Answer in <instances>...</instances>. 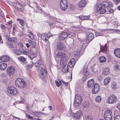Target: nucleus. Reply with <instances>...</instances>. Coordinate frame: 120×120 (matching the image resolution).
<instances>
[{
  "label": "nucleus",
  "instance_id": "f257e3e1",
  "mask_svg": "<svg viewBox=\"0 0 120 120\" xmlns=\"http://www.w3.org/2000/svg\"><path fill=\"white\" fill-rule=\"evenodd\" d=\"M37 67H39L38 70L39 76L42 79H44L46 76V70L45 68V66L43 64L39 65V64L37 63L34 64Z\"/></svg>",
  "mask_w": 120,
  "mask_h": 120
},
{
  "label": "nucleus",
  "instance_id": "f03ea898",
  "mask_svg": "<svg viewBox=\"0 0 120 120\" xmlns=\"http://www.w3.org/2000/svg\"><path fill=\"white\" fill-rule=\"evenodd\" d=\"M15 84L17 87L21 88H24L26 86V84L24 80L19 78L16 79Z\"/></svg>",
  "mask_w": 120,
  "mask_h": 120
},
{
  "label": "nucleus",
  "instance_id": "7ed1b4c3",
  "mask_svg": "<svg viewBox=\"0 0 120 120\" xmlns=\"http://www.w3.org/2000/svg\"><path fill=\"white\" fill-rule=\"evenodd\" d=\"M66 55L65 53L60 52H58L56 56L57 57L61 59L64 64V63H65L67 60L68 57L66 56Z\"/></svg>",
  "mask_w": 120,
  "mask_h": 120
},
{
  "label": "nucleus",
  "instance_id": "20e7f679",
  "mask_svg": "<svg viewBox=\"0 0 120 120\" xmlns=\"http://www.w3.org/2000/svg\"><path fill=\"white\" fill-rule=\"evenodd\" d=\"M72 33V32L69 31V30H67L65 31H64L62 32L59 36L60 40H64Z\"/></svg>",
  "mask_w": 120,
  "mask_h": 120
},
{
  "label": "nucleus",
  "instance_id": "39448f33",
  "mask_svg": "<svg viewBox=\"0 0 120 120\" xmlns=\"http://www.w3.org/2000/svg\"><path fill=\"white\" fill-rule=\"evenodd\" d=\"M82 99L81 96L79 95H75L74 101V105L75 107L79 106L81 103Z\"/></svg>",
  "mask_w": 120,
  "mask_h": 120
},
{
  "label": "nucleus",
  "instance_id": "423d86ee",
  "mask_svg": "<svg viewBox=\"0 0 120 120\" xmlns=\"http://www.w3.org/2000/svg\"><path fill=\"white\" fill-rule=\"evenodd\" d=\"M67 0H61L60 2V6L62 10L64 11L68 6Z\"/></svg>",
  "mask_w": 120,
  "mask_h": 120
},
{
  "label": "nucleus",
  "instance_id": "0eeeda50",
  "mask_svg": "<svg viewBox=\"0 0 120 120\" xmlns=\"http://www.w3.org/2000/svg\"><path fill=\"white\" fill-rule=\"evenodd\" d=\"M116 97L113 95L109 96L107 99L108 102L109 104H112L115 103L116 101Z\"/></svg>",
  "mask_w": 120,
  "mask_h": 120
},
{
  "label": "nucleus",
  "instance_id": "6e6552de",
  "mask_svg": "<svg viewBox=\"0 0 120 120\" xmlns=\"http://www.w3.org/2000/svg\"><path fill=\"white\" fill-rule=\"evenodd\" d=\"M15 68L13 66L9 67L7 69V73L9 75H13L15 71Z\"/></svg>",
  "mask_w": 120,
  "mask_h": 120
},
{
  "label": "nucleus",
  "instance_id": "1a4fd4ad",
  "mask_svg": "<svg viewBox=\"0 0 120 120\" xmlns=\"http://www.w3.org/2000/svg\"><path fill=\"white\" fill-rule=\"evenodd\" d=\"M8 93L12 95H15L18 93V92L16 89L13 87H11L9 88L7 90Z\"/></svg>",
  "mask_w": 120,
  "mask_h": 120
},
{
  "label": "nucleus",
  "instance_id": "9d476101",
  "mask_svg": "<svg viewBox=\"0 0 120 120\" xmlns=\"http://www.w3.org/2000/svg\"><path fill=\"white\" fill-rule=\"evenodd\" d=\"M82 112L81 110H79L76 112V113H74L73 115V116L74 119L76 120H78L80 116L82 114Z\"/></svg>",
  "mask_w": 120,
  "mask_h": 120
},
{
  "label": "nucleus",
  "instance_id": "9b49d317",
  "mask_svg": "<svg viewBox=\"0 0 120 120\" xmlns=\"http://www.w3.org/2000/svg\"><path fill=\"white\" fill-rule=\"evenodd\" d=\"M92 91L93 93L95 94L97 93L99 91L100 89L99 84H95L93 87Z\"/></svg>",
  "mask_w": 120,
  "mask_h": 120
},
{
  "label": "nucleus",
  "instance_id": "f8f14e48",
  "mask_svg": "<svg viewBox=\"0 0 120 120\" xmlns=\"http://www.w3.org/2000/svg\"><path fill=\"white\" fill-rule=\"evenodd\" d=\"M102 6L105 8H110L112 6V3L110 2L104 1L102 2Z\"/></svg>",
  "mask_w": 120,
  "mask_h": 120
},
{
  "label": "nucleus",
  "instance_id": "ddd939ff",
  "mask_svg": "<svg viewBox=\"0 0 120 120\" xmlns=\"http://www.w3.org/2000/svg\"><path fill=\"white\" fill-rule=\"evenodd\" d=\"M56 46L57 50H62L64 48V45L63 43L59 42L58 43Z\"/></svg>",
  "mask_w": 120,
  "mask_h": 120
},
{
  "label": "nucleus",
  "instance_id": "4468645a",
  "mask_svg": "<svg viewBox=\"0 0 120 120\" xmlns=\"http://www.w3.org/2000/svg\"><path fill=\"white\" fill-rule=\"evenodd\" d=\"M86 4L85 0H82L78 3L79 7L80 8H83Z\"/></svg>",
  "mask_w": 120,
  "mask_h": 120
},
{
  "label": "nucleus",
  "instance_id": "2eb2a0df",
  "mask_svg": "<svg viewBox=\"0 0 120 120\" xmlns=\"http://www.w3.org/2000/svg\"><path fill=\"white\" fill-rule=\"evenodd\" d=\"M114 53L115 55L117 57L120 58V49L116 48L114 51Z\"/></svg>",
  "mask_w": 120,
  "mask_h": 120
},
{
  "label": "nucleus",
  "instance_id": "dca6fc26",
  "mask_svg": "<svg viewBox=\"0 0 120 120\" xmlns=\"http://www.w3.org/2000/svg\"><path fill=\"white\" fill-rule=\"evenodd\" d=\"M94 35L92 33H90L88 35L87 39L86 41V42L89 43L90 41L92 40L94 38Z\"/></svg>",
  "mask_w": 120,
  "mask_h": 120
},
{
  "label": "nucleus",
  "instance_id": "f3484780",
  "mask_svg": "<svg viewBox=\"0 0 120 120\" xmlns=\"http://www.w3.org/2000/svg\"><path fill=\"white\" fill-rule=\"evenodd\" d=\"M113 116V114L111 111L107 109L105 112L104 116Z\"/></svg>",
  "mask_w": 120,
  "mask_h": 120
},
{
  "label": "nucleus",
  "instance_id": "a211bd4d",
  "mask_svg": "<svg viewBox=\"0 0 120 120\" xmlns=\"http://www.w3.org/2000/svg\"><path fill=\"white\" fill-rule=\"evenodd\" d=\"M94 81L93 79H91L88 81L87 85L89 87H93L94 85Z\"/></svg>",
  "mask_w": 120,
  "mask_h": 120
},
{
  "label": "nucleus",
  "instance_id": "6ab92c4d",
  "mask_svg": "<svg viewBox=\"0 0 120 120\" xmlns=\"http://www.w3.org/2000/svg\"><path fill=\"white\" fill-rule=\"evenodd\" d=\"M75 60L74 58H72L70 60L68 63V65L69 67L71 68L75 64Z\"/></svg>",
  "mask_w": 120,
  "mask_h": 120
},
{
  "label": "nucleus",
  "instance_id": "aec40b11",
  "mask_svg": "<svg viewBox=\"0 0 120 120\" xmlns=\"http://www.w3.org/2000/svg\"><path fill=\"white\" fill-rule=\"evenodd\" d=\"M102 75H107L109 74L110 71L109 69L108 68H106L102 70Z\"/></svg>",
  "mask_w": 120,
  "mask_h": 120
},
{
  "label": "nucleus",
  "instance_id": "412c9836",
  "mask_svg": "<svg viewBox=\"0 0 120 120\" xmlns=\"http://www.w3.org/2000/svg\"><path fill=\"white\" fill-rule=\"evenodd\" d=\"M15 7L18 10L20 11H22V7L21 4L18 3L17 2L15 4Z\"/></svg>",
  "mask_w": 120,
  "mask_h": 120
},
{
  "label": "nucleus",
  "instance_id": "4be33fe9",
  "mask_svg": "<svg viewBox=\"0 0 120 120\" xmlns=\"http://www.w3.org/2000/svg\"><path fill=\"white\" fill-rule=\"evenodd\" d=\"M98 10L99 11L100 14H104L106 11V9L103 6L101 7H100Z\"/></svg>",
  "mask_w": 120,
  "mask_h": 120
},
{
  "label": "nucleus",
  "instance_id": "5701e85b",
  "mask_svg": "<svg viewBox=\"0 0 120 120\" xmlns=\"http://www.w3.org/2000/svg\"><path fill=\"white\" fill-rule=\"evenodd\" d=\"M111 87L112 89L114 90H115L118 88V86L116 82H113L112 83L111 85Z\"/></svg>",
  "mask_w": 120,
  "mask_h": 120
},
{
  "label": "nucleus",
  "instance_id": "b1692460",
  "mask_svg": "<svg viewBox=\"0 0 120 120\" xmlns=\"http://www.w3.org/2000/svg\"><path fill=\"white\" fill-rule=\"evenodd\" d=\"M3 62L8 61L10 59V57L8 56L4 55L2 56Z\"/></svg>",
  "mask_w": 120,
  "mask_h": 120
},
{
  "label": "nucleus",
  "instance_id": "393cba45",
  "mask_svg": "<svg viewBox=\"0 0 120 120\" xmlns=\"http://www.w3.org/2000/svg\"><path fill=\"white\" fill-rule=\"evenodd\" d=\"M110 78V77H107L103 81V84L105 85H107L109 83Z\"/></svg>",
  "mask_w": 120,
  "mask_h": 120
},
{
  "label": "nucleus",
  "instance_id": "a878e982",
  "mask_svg": "<svg viewBox=\"0 0 120 120\" xmlns=\"http://www.w3.org/2000/svg\"><path fill=\"white\" fill-rule=\"evenodd\" d=\"M34 49L35 51L34 52V53H32V54H31V55H30L28 56L29 58L31 60H32L34 58L35 56L34 55L37 52V49L35 48H34Z\"/></svg>",
  "mask_w": 120,
  "mask_h": 120
},
{
  "label": "nucleus",
  "instance_id": "bb28decb",
  "mask_svg": "<svg viewBox=\"0 0 120 120\" xmlns=\"http://www.w3.org/2000/svg\"><path fill=\"white\" fill-rule=\"evenodd\" d=\"M7 67V64L5 63H3L0 65V69L1 70H3Z\"/></svg>",
  "mask_w": 120,
  "mask_h": 120
},
{
  "label": "nucleus",
  "instance_id": "cd10ccee",
  "mask_svg": "<svg viewBox=\"0 0 120 120\" xmlns=\"http://www.w3.org/2000/svg\"><path fill=\"white\" fill-rule=\"evenodd\" d=\"M34 114L37 117L40 116V114L46 115L47 114L43 112H34Z\"/></svg>",
  "mask_w": 120,
  "mask_h": 120
},
{
  "label": "nucleus",
  "instance_id": "c85d7f7f",
  "mask_svg": "<svg viewBox=\"0 0 120 120\" xmlns=\"http://www.w3.org/2000/svg\"><path fill=\"white\" fill-rule=\"evenodd\" d=\"M100 49L101 52H106L107 50L106 45H105L104 46H101L100 47Z\"/></svg>",
  "mask_w": 120,
  "mask_h": 120
},
{
  "label": "nucleus",
  "instance_id": "c756f323",
  "mask_svg": "<svg viewBox=\"0 0 120 120\" xmlns=\"http://www.w3.org/2000/svg\"><path fill=\"white\" fill-rule=\"evenodd\" d=\"M19 52L20 54V55L22 54H26V51H25L24 49L22 47H21L19 48Z\"/></svg>",
  "mask_w": 120,
  "mask_h": 120
},
{
  "label": "nucleus",
  "instance_id": "7c9ffc66",
  "mask_svg": "<svg viewBox=\"0 0 120 120\" xmlns=\"http://www.w3.org/2000/svg\"><path fill=\"white\" fill-rule=\"evenodd\" d=\"M99 60L101 62L104 63L105 62L106 60L105 57L104 56H101L99 58Z\"/></svg>",
  "mask_w": 120,
  "mask_h": 120
},
{
  "label": "nucleus",
  "instance_id": "2f4dec72",
  "mask_svg": "<svg viewBox=\"0 0 120 120\" xmlns=\"http://www.w3.org/2000/svg\"><path fill=\"white\" fill-rule=\"evenodd\" d=\"M82 72L83 74L84 75H88V73L87 72V68L86 67L83 68Z\"/></svg>",
  "mask_w": 120,
  "mask_h": 120
},
{
  "label": "nucleus",
  "instance_id": "473e14b6",
  "mask_svg": "<svg viewBox=\"0 0 120 120\" xmlns=\"http://www.w3.org/2000/svg\"><path fill=\"white\" fill-rule=\"evenodd\" d=\"M62 70L64 72H67L68 71V65H65L63 67Z\"/></svg>",
  "mask_w": 120,
  "mask_h": 120
},
{
  "label": "nucleus",
  "instance_id": "72a5a7b5",
  "mask_svg": "<svg viewBox=\"0 0 120 120\" xmlns=\"http://www.w3.org/2000/svg\"><path fill=\"white\" fill-rule=\"evenodd\" d=\"M92 72L94 73L97 72L98 71V68L96 67L93 66L91 68Z\"/></svg>",
  "mask_w": 120,
  "mask_h": 120
},
{
  "label": "nucleus",
  "instance_id": "f704fd0d",
  "mask_svg": "<svg viewBox=\"0 0 120 120\" xmlns=\"http://www.w3.org/2000/svg\"><path fill=\"white\" fill-rule=\"evenodd\" d=\"M8 40L9 41H11V42H13L15 43L17 41V39L13 37L12 38H9Z\"/></svg>",
  "mask_w": 120,
  "mask_h": 120
},
{
  "label": "nucleus",
  "instance_id": "c9c22d12",
  "mask_svg": "<svg viewBox=\"0 0 120 120\" xmlns=\"http://www.w3.org/2000/svg\"><path fill=\"white\" fill-rule=\"evenodd\" d=\"M13 52L16 55H20V53L19 52V50H17L16 49H13Z\"/></svg>",
  "mask_w": 120,
  "mask_h": 120
},
{
  "label": "nucleus",
  "instance_id": "e433bc0d",
  "mask_svg": "<svg viewBox=\"0 0 120 120\" xmlns=\"http://www.w3.org/2000/svg\"><path fill=\"white\" fill-rule=\"evenodd\" d=\"M90 17V16H81L80 17V19L82 20H88L89 18Z\"/></svg>",
  "mask_w": 120,
  "mask_h": 120
},
{
  "label": "nucleus",
  "instance_id": "4c0bfd02",
  "mask_svg": "<svg viewBox=\"0 0 120 120\" xmlns=\"http://www.w3.org/2000/svg\"><path fill=\"white\" fill-rule=\"evenodd\" d=\"M17 20L19 21L20 24L22 26H23L24 24V21L22 19L18 18L17 19Z\"/></svg>",
  "mask_w": 120,
  "mask_h": 120
},
{
  "label": "nucleus",
  "instance_id": "58836bf2",
  "mask_svg": "<svg viewBox=\"0 0 120 120\" xmlns=\"http://www.w3.org/2000/svg\"><path fill=\"white\" fill-rule=\"evenodd\" d=\"M105 119V120H112L113 116H104Z\"/></svg>",
  "mask_w": 120,
  "mask_h": 120
},
{
  "label": "nucleus",
  "instance_id": "ea45409f",
  "mask_svg": "<svg viewBox=\"0 0 120 120\" xmlns=\"http://www.w3.org/2000/svg\"><path fill=\"white\" fill-rule=\"evenodd\" d=\"M101 100V97L99 96H97L95 99V101L97 102H100Z\"/></svg>",
  "mask_w": 120,
  "mask_h": 120
},
{
  "label": "nucleus",
  "instance_id": "a19ab883",
  "mask_svg": "<svg viewBox=\"0 0 120 120\" xmlns=\"http://www.w3.org/2000/svg\"><path fill=\"white\" fill-rule=\"evenodd\" d=\"M86 43L85 42H81L80 43V47L81 48V49H82V48H83V47H84V48H85L86 46H85Z\"/></svg>",
  "mask_w": 120,
  "mask_h": 120
},
{
  "label": "nucleus",
  "instance_id": "79ce46f5",
  "mask_svg": "<svg viewBox=\"0 0 120 120\" xmlns=\"http://www.w3.org/2000/svg\"><path fill=\"white\" fill-rule=\"evenodd\" d=\"M29 42L30 44L33 47H34L36 45V43L35 42L32 40L30 41Z\"/></svg>",
  "mask_w": 120,
  "mask_h": 120
},
{
  "label": "nucleus",
  "instance_id": "37998d69",
  "mask_svg": "<svg viewBox=\"0 0 120 120\" xmlns=\"http://www.w3.org/2000/svg\"><path fill=\"white\" fill-rule=\"evenodd\" d=\"M18 59L20 61L23 62L26 59L23 57L22 56H20L18 58Z\"/></svg>",
  "mask_w": 120,
  "mask_h": 120
},
{
  "label": "nucleus",
  "instance_id": "c03bdc74",
  "mask_svg": "<svg viewBox=\"0 0 120 120\" xmlns=\"http://www.w3.org/2000/svg\"><path fill=\"white\" fill-rule=\"evenodd\" d=\"M35 52H31L30 50H29L28 52L26 51V54H25V55H26L28 56L30 55L31 54H32V53H34Z\"/></svg>",
  "mask_w": 120,
  "mask_h": 120
},
{
  "label": "nucleus",
  "instance_id": "a18cd8bd",
  "mask_svg": "<svg viewBox=\"0 0 120 120\" xmlns=\"http://www.w3.org/2000/svg\"><path fill=\"white\" fill-rule=\"evenodd\" d=\"M26 117L30 119L33 120H34V118L33 117L30 116L29 115L27 114H26Z\"/></svg>",
  "mask_w": 120,
  "mask_h": 120
},
{
  "label": "nucleus",
  "instance_id": "49530a36",
  "mask_svg": "<svg viewBox=\"0 0 120 120\" xmlns=\"http://www.w3.org/2000/svg\"><path fill=\"white\" fill-rule=\"evenodd\" d=\"M114 120H120V115L116 116L114 118Z\"/></svg>",
  "mask_w": 120,
  "mask_h": 120
},
{
  "label": "nucleus",
  "instance_id": "de8ad7c7",
  "mask_svg": "<svg viewBox=\"0 0 120 120\" xmlns=\"http://www.w3.org/2000/svg\"><path fill=\"white\" fill-rule=\"evenodd\" d=\"M86 120H92L91 117L89 116H87L86 117Z\"/></svg>",
  "mask_w": 120,
  "mask_h": 120
},
{
  "label": "nucleus",
  "instance_id": "09e8293b",
  "mask_svg": "<svg viewBox=\"0 0 120 120\" xmlns=\"http://www.w3.org/2000/svg\"><path fill=\"white\" fill-rule=\"evenodd\" d=\"M89 104L88 103H84L83 104V106L84 107H87L89 106Z\"/></svg>",
  "mask_w": 120,
  "mask_h": 120
},
{
  "label": "nucleus",
  "instance_id": "8fccbe9b",
  "mask_svg": "<svg viewBox=\"0 0 120 120\" xmlns=\"http://www.w3.org/2000/svg\"><path fill=\"white\" fill-rule=\"evenodd\" d=\"M55 82L56 85L58 87H59L61 85L60 82L59 83L57 80H56L55 81Z\"/></svg>",
  "mask_w": 120,
  "mask_h": 120
},
{
  "label": "nucleus",
  "instance_id": "3c124183",
  "mask_svg": "<svg viewBox=\"0 0 120 120\" xmlns=\"http://www.w3.org/2000/svg\"><path fill=\"white\" fill-rule=\"evenodd\" d=\"M28 64L31 68L34 66V63L33 61H31L30 63V64Z\"/></svg>",
  "mask_w": 120,
  "mask_h": 120
},
{
  "label": "nucleus",
  "instance_id": "603ef678",
  "mask_svg": "<svg viewBox=\"0 0 120 120\" xmlns=\"http://www.w3.org/2000/svg\"><path fill=\"white\" fill-rule=\"evenodd\" d=\"M112 0L116 4L119 3L120 1V0Z\"/></svg>",
  "mask_w": 120,
  "mask_h": 120
},
{
  "label": "nucleus",
  "instance_id": "864d4df0",
  "mask_svg": "<svg viewBox=\"0 0 120 120\" xmlns=\"http://www.w3.org/2000/svg\"><path fill=\"white\" fill-rule=\"evenodd\" d=\"M41 39L45 41H46V38L45 36L42 35L41 36Z\"/></svg>",
  "mask_w": 120,
  "mask_h": 120
},
{
  "label": "nucleus",
  "instance_id": "5fc2aeb1",
  "mask_svg": "<svg viewBox=\"0 0 120 120\" xmlns=\"http://www.w3.org/2000/svg\"><path fill=\"white\" fill-rule=\"evenodd\" d=\"M0 27L2 29H5L6 28V27L5 26L2 24H1Z\"/></svg>",
  "mask_w": 120,
  "mask_h": 120
},
{
  "label": "nucleus",
  "instance_id": "6e6d98bb",
  "mask_svg": "<svg viewBox=\"0 0 120 120\" xmlns=\"http://www.w3.org/2000/svg\"><path fill=\"white\" fill-rule=\"evenodd\" d=\"M12 21H9L8 22V23L6 24V25L8 26L9 25H12Z\"/></svg>",
  "mask_w": 120,
  "mask_h": 120
},
{
  "label": "nucleus",
  "instance_id": "4d7b16f0",
  "mask_svg": "<svg viewBox=\"0 0 120 120\" xmlns=\"http://www.w3.org/2000/svg\"><path fill=\"white\" fill-rule=\"evenodd\" d=\"M95 35L96 36H102V34H101L100 33L98 32H95Z\"/></svg>",
  "mask_w": 120,
  "mask_h": 120
},
{
  "label": "nucleus",
  "instance_id": "13d9d810",
  "mask_svg": "<svg viewBox=\"0 0 120 120\" xmlns=\"http://www.w3.org/2000/svg\"><path fill=\"white\" fill-rule=\"evenodd\" d=\"M29 37L31 39H33L34 38V37L31 34H30L29 35Z\"/></svg>",
  "mask_w": 120,
  "mask_h": 120
},
{
  "label": "nucleus",
  "instance_id": "bf43d9fd",
  "mask_svg": "<svg viewBox=\"0 0 120 120\" xmlns=\"http://www.w3.org/2000/svg\"><path fill=\"white\" fill-rule=\"evenodd\" d=\"M74 5L73 4H71L70 6V9L73 10L74 9Z\"/></svg>",
  "mask_w": 120,
  "mask_h": 120
},
{
  "label": "nucleus",
  "instance_id": "052dcab7",
  "mask_svg": "<svg viewBox=\"0 0 120 120\" xmlns=\"http://www.w3.org/2000/svg\"><path fill=\"white\" fill-rule=\"evenodd\" d=\"M62 82L66 86H67L68 84V83L67 82H66L64 81H62Z\"/></svg>",
  "mask_w": 120,
  "mask_h": 120
},
{
  "label": "nucleus",
  "instance_id": "680f3d73",
  "mask_svg": "<svg viewBox=\"0 0 120 120\" xmlns=\"http://www.w3.org/2000/svg\"><path fill=\"white\" fill-rule=\"evenodd\" d=\"M18 34L19 36H21L23 34V32L22 31H20L19 33Z\"/></svg>",
  "mask_w": 120,
  "mask_h": 120
},
{
  "label": "nucleus",
  "instance_id": "e2e57ef3",
  "mask_svg": "<svg viewBox=\"0 0 120 120\" xmlns=\"http://www.w3.org/2000/svg\"><path fill=\"white\" fill-rule=\"evenodd\" d=\"M26 69H28L31 68V67H30L28 64L26 66Z\"/></svg>",
  "mask_w": 120,
  "mask_h": 120
},
{
  "label": "nucleus",
  "instance_id": "0e129e2a",
  "mask_svg": "<svg viewBox=\"0 0 120 120\" xmlns=\"http://www.w3.org/2000/svg\"><path fill=\"white\" fill-rule=\"evenodd\" d=\"M47 36L49 37H50L52 36V35L50 33H48L47 34Z\"/></svg>",
  "mask_w": 120,
  "mask_h": 120
},
{
  "label": "nucleus",
  "instance_id": "69168bd1",
  "mask_svg": "<svg viewBox=\"0 0 120 120\" xmlns=\"http://www.w3.org/2000/svg\"><path fill=\"white\" fill-rule=\"evenodd\" d=\"M13 120H20L19 118H16V117H14L12 119Z\"/></svg>",
  "mask_w": 120,
  "mask_h": 120
},
{
  "label": "nucleus",
  "instance_id": "338daca9",
  "mask_svg": "<svg viewBox=\"0 0 120 120\" xmlns=\"http://www.w3.org/2000/svg\"><path fill=\"white\" fill-rule=\"evenodd\" d=\"M26 45L27 48H29L30 46V45L28 43H26Z\"/></svg>",
  "mask_w": 120,
  "mask_h": 120
},
{
  "label": "nucleus",
  "instance_id": "774afa93",
  "mask_svg": "<svg viewBox=\"0 0 120 120\" xmlns=\"http://www.w3.org/2000/svg\"><path fill=\"white\" fill-rule=\"evenodd\" d=\"M117 108L120 111V104H118L117 105Z\"/></svg>",
  "mask_w": 120,
  "mask_h": 120
}]
</instances>
